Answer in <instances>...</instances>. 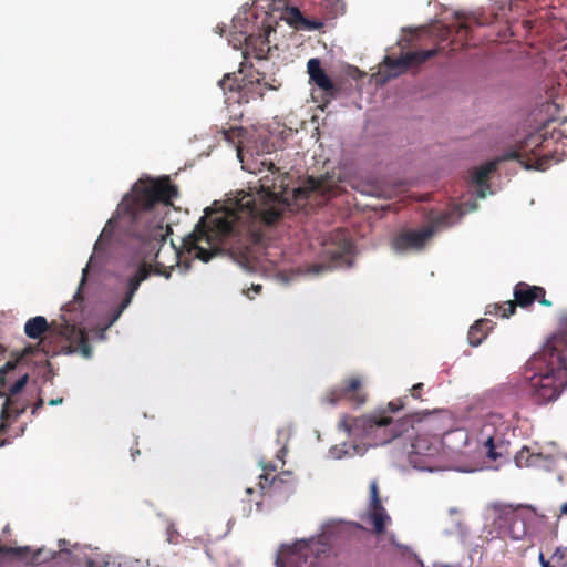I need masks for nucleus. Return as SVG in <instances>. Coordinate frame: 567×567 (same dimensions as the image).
<instances>
[{"mask_svg": "<svg viewBox=\"0 0 567 567\" xmlns=\"http://www.w3.org/2000/svg\"><path fill=\"white\" fill-rule=\"evenodd\" d=\"M539 560H540V564H542V566H543V567H554V566H551V565L549 564V561L545 560V558H544V555H543V554H540V555H539Z\"/></svg>", "mask_w": 567, "mask_h": 567, "instance_id": "nucleus-37", "label": "nucleus"}, {"mask_svg": "<svg viewBox=\"0 0 567 567\" xmlns=\"http://www.w3.org/2000/svg\"><path fill=\"white\" fill-rule=\"evenodd\" d=\"M451 214H441L432 219L431 224L417 230H402L391 241L392 248L396 252L410 250H421L432 238L437 229L451 225Z\"/></svg>", "mask_w": 567, "mask_h": 567, "instance_id": "nucleus-12", "label": "nucleus"}, {"mask_svg": "<svg viewBox=\"0 0 567 567\" xmlns=\"http://www.w3.org/2000/svg\"><path fill=\"white\" fill-rule=\"evenodd\" d=\"M321 547L319 542H299L296 543L293 546H290L287 548V551L290 555H297L298 558H303L307 560L309 557V554H315L316 557H319L321 553L326 551V548H319ZM282 553H286V549H282Z\"/></svg>", "mask_w": 567, "mask_h": 567, "instance_id": "nucleus-24", "label": "nucleus"}, {"mask_svg": "<svg viewBox=\"0 0 567 567\" xmlns=\"http://www.w3.org/2000/svg\"><path fill=\"white\" fill-rule=\"evenodd\" d=\"M262 290V286L261 285H255L252 284L250 288H248L247 290L244 291V293L249 298V299H254V296H251V291L255 293V295H259Z\"/></svg>", "mask_w": 567, "mask_h": 567, "instance_id": "nucleus-31", "label": "nucleus"}, {"mask_svg": "<svg viewBox=\"0 0 567 567\" xmlns=\"http://www.w3.org/2000/svg\"><path fill=\"white\" fill-rule=\"evenodd\" d=\"M252 173H257V171H251ZM258 173H261V169L259 168L258 169Z\"/></svg>", "mask_w": 567, "mask_h": 567, "instance_id": "nucleus-45", "label": "nucleus"}, {"mask_svg": "<svg viewBox=\"0 0 567 567\" xmlns=\"http://www.w3.org/2000/svg\"><path fill=\"white\" fill-rule=\"evenodd\" d=\"M494 323L489 319H480L470 327L467 340L472 347L480 346L493 330Z\"/></svg>", "mask_w": 567, "mask_h": 567, "instance_id": "nucleus-23", "label": "nucleus"}, {"mask_svg": "<svg viewBox=\"0 0 567 567\" xmlns=\"http://www.w3.org/2000/svg\"><path fill=\"white\" fill-rule=\"evenodd\" d=\"M368 398L363 377L355 374L344 378L340 384L327 389L321 396V402L332 406L340 402H348L354 408H360L367 403Z\"/></svg>", "mask_w": 567, "mask_h": 567, "instance_id": "nucleus-11", "label": "nucleus"}, {"mask_svg": "<svg viewBox=\"0 0 567 567\" xmlns=\"http://www.w3.org/2000/svg\"><path fill=\"white\" fill-rule=\"evenodd\" d=\"M238 157H239V159H240L241 162H244L243 156H241V151H240V150H238Z\"/></svg>", "mask_w": 567, "mask_h": 567, "instance_id": "nucleus-43", "label": "nucleus"}, {"mask_svg": "<svg viewBox=\"0 0 567 567\" xmlns=\"http://www.w3.org/2000/svg\"><path fill=\"white\" fill-rule=\"evenodd\" d=\"M560 126L559 130L554 128L549 136L543 131L529 134L517 148L508 151L504 158L518 161L528 169H546L557 151L555 144L567 128V120L563 121Z\"/></svg>", "mask_w": 567, "mask_h": 567, "instance_id": "nucleus-6", "label": "nucleus"}, {"mask_svg": "<svg viewBox=\"0 0 567 567\" xmlns=\"http://www.w3.org/2000/svg\"><path fill=\"white\" fill-rule=\"evenodd\" d=\"M29 380V375L25 373L20 377L9 389L7 396H18L21 391L24 389L27 382Z\"/></svg>", "mask_w": 567, "mask_h": 567, "instance_id": "nucleus-28", "label": "nucleus"}, {"mask_svg": "<svg viewBox=\"0 0 567 567\" xmlns=\"http://www.w3.org/2000/svg\"><path fill=\"white\" fill-rule=\"evenodd\" d=\"M178 196V188L167 175L157 178L141 177L117 206L116 215L110 218L104 226L100 238L94 245V250L100 249L104 239L111 238L115 228L135 239L142 254L148 257L155 252V267L146 261L138 262L130 275H120L118 282L123 288V297L109 315V326L116 322L123 311L131 305L141 282L146 280L154 271L156 275L169 278L171 272L159 261V251L166 241L168 226H164V219L151 221V214L157 204L165 207L172 206V200Z\"/></svg>", "mask_w": 567, "mask_h": 567, "instance_id": "nucleus-2", "label": "nucleus"}, {"mask_svg": "<svg viewBox=\"0 0 567 567\" xmlns=\"http://www.w3.org/2000/svg\"><path fill=\"white\" fill-rule=\"evenodd\" d=\"M369 491L370 502L368 505V517L373 526V532L380 535L385 532L386 525L390 523L391 518L382 505L377 480L370 482Z\"/></svg>", "mask_w": 567, "mask_h": 567, "instance_id": "nucleus-15", "label": "nucleus"}, {"mask_svg": "<svg viewBox=\"0 0 567 567\" xmlns=\"http://www.w3.org/2000/svg\"><path fill=\"white\" fill-rule=\"evenodd\" d=\"M495 19L496 14L485 16L483 12L475 11L470 14H457L456 22L452 27L456 29V34L461 39H467L473 24L485 25L492 23Z\"/></svg>", "mask_w": 567, "mask_h": 567, "instance_id": "nucleus-17", "label": "nucleus"}, {"mask_svg": "<svg viewBox=\"0 0 567 567\" xmlns=\"http://www.w3.org/2000/svg\"><path fill=\"white\" fill-rule=\"evenodd\" d=\"M423 388H424V384H423V383H416V384H414V385L410 389L411 395H412L414 399H421V393H422V391H423Z\"/></svg>", "mask_w": 567, "mask_h": 567, "instance_id": "nucleus-32", "label": "nucleus"}, {"mask_svg": "<svg viewBox=\"0 0 567 567\" xmlns=\"http://www.w3.org/2000/svg\"><path fill=\"white\" fill-rule=\"evenodd\" d=\"M84 564L86 567H111V563L103 558H93L85 556Z\"/></svg>", "mask_w": 567, "mask_h": 567, "instance_id": "nucleus-30", "label": "nucleus"}, {"mask_svg": "<svg viewBox=\"0 0 567 567\" xmlns=\"http://www.w3.org/2000/svg\"><path fill=\"white\" fill-rule=\"evenodd\" d=\"M74 332V326L69 322H58L53 320L51 323L42 316L30 318L24 324V333L30 339H38V342L44 341V349H40L39 352H43L47 355L56 354L55 350L50 348V344L56 339H69Z\"/></svg>", "mask_w": 567, "mask_h": 567, "instance_id": "nucleus-8", "label": "nucleus"}, {"mask_svg": "<svg viewBox=\"0 0 567 567\" xmlns=\"http://www.w3.org/2000/svg\"><path fill=\"white\" fill-rule=\"evenodd\" d=\"M339 245L333 251H330L331 259L337 264L349 262L353 245L351 240L347 239L342 233L337 234Z\"/></svg>", "mask_w": 567, "mask_h": 567, "instance_id": "nucleus-27", "label": "nucleus"}, {"mask_svg": "<svg viewBox=\"0 0 567 567\" xmlns=\"http://www.w3.org/2000/svg\"><path fill=\"white\" fill-rule=\"evenodd\" d=\"M44 402L41 398L38 399V401L34 403L32 409V414H35L39 409L43 406Z\"/></svg>", "mask_w": 567, "mask_h": 567, "instance_id": "nucleus-35", "label": "nucleus"}, {"mask_svg": "<svg viewBox=\"0 0 567 567\" xmlns=\"http://www.w3.org/2000/svg\"><path fill=\"white\" fill-rule=\"evenodd\" d=\"M287 21L289 24L293 25L296 29L301 30H318L323 23L319 20H308L306 19L301 11L298 8H290L287 11Z\"/></svg>", "mask_w": 567, "mask_h": 567, "instance_id": "nucleus-26", "label": "nucleus"}, {"mask_svg": "<svg viewBox=\"0 0 567 567\" xmlns=\"http://www.w3.org/2000/svg\"><path fill=\"white\" fill-rule=\"evenodd\" d=\"M6 554L17 556L20 559L25 560L30 565H40L47 563L55 557V553L40 548L30 555L31 549L28 546L24 547H2L0 549Z\"/></svg>", "mask_w": 567, "mask_h": 567, "instance_id": "nucleus-19", "label": "nucleus"}, {"mask_svg": "<svg viewBox=\"0 0 567 567\" xmlns=\"http://www.w3.org/2000/svg\"><path fill=\"white\" fill-rule=\"evenodd\" d=\"M63 402V399L62 398H58V399H52L48 402L49 405H58V404H61Z\"/></svg>", "mask_w": 567, "mask_h": 567, "instance_id": "nucleus-38", "label": "nucleus"}, {"mask_svg": "<svg viewBox=\"0 0 567 567\" xmlns=\"http://www.w3.org/2000/svg\"><path fill=\"white\" fill-rule=\"evenodd\" d=\"M506 152L502 157L489 161L478 167L473 168L471 173V179L474 184L478 186H484L487 184V181L489 178V175L494 173L497 169L498 163L502 161H506L504 156L507 154Z\"/></svg>", "mask_w": 567, "mask_h": 567, "instance_id": "nucleus-25", "label": "nucleus"}, {"mask_svg": "<svg viewBox=\"0 0 567 567\" xmlns=\"http://www.w3.org/2000/svg\"><path fill=\"white\" fill-rule=\"evenodd\" d=\"M522 505L514 507L509 504L493 503L489 505V509L494 514L495 523H498L499 527L512 528V525L518 519V509Z\"/></svg>", "mask_w": 567, "mask_h": 567, "instance_id": "nucleus-21", "label": "nucleus"}, {"mask_svg": "<svg viewBox=\"0 0 567 567\" xmlns=\"http://www.w3.org/2000/svg\"><path fill=\"white\" fill-rule=\"evenodd\" d=\"M68 545H69V542H68V540H65V539H60V540H59V549H60V553H66V554H70V555H72V558H71V559H72L75 564H79V565H80V564H82L81 558H80V557H79V555L75 553V551L79 549L78 545H74V546L72 547V549H69V548H68Z\"/></svg>", "mask_w": 567, "mask_h": 567, "instance_id": "nucleus-29", "label": "nucleus"}, {"mask_svg": "<svg viewBox=\"0 0 567 567\" xmlns=\"http://www.w3.org/2000/svg\"><path fill=\"white\" fill-rule=\"evenodd\" d=\"M410 461L422 468H431L440 455L442 444L436 435L419 434L411 444Z\"/></svg>", "mask_w": 567, "mask_h": 567, "instance_id": "nucleus-13", "label": "nucleus"}, {"mask_svg": "<svg viewBox=\"0 0 567 567\" xmlns=\"http://www.w3.org/2000/svg\"><path fill=\"white\" fill-rule=\"evenodd\" d=\"M262 467V474L259 480V487L262 491H269L271 488L279 489L284 486H293V474L291 471H282L279 474L274 475L278 470V465L272 461L260 462Z\"/></svg>", "mask_w": 567, "mask_h": 567, "instance_id": "nucleus-16", "label": "nucleus"}, {"mask_svg": "<svg viewBox=\"0 0 567 567\" xmlns=\"http://www.w3.org/2000/svg\"><path fill=\"white\" fill-rule=\"evenodd\" d=\"M287 455V447L282 446L278 453H277V460L281 463V465H285V457Z\"/></svg>", "mask_w": 567, "mask_h": 567, "instance_id": "nucleus-34", "label": "nucleus"}, {"mask_svg": "<svg viewBox=\"0 0 567 567\" xmlns=\"http://www.w3.org/2000/svg\"><path fill=\"white\" fill-rule=\"evenodd\" d=\"M560 513L567 516V503H564L560 507Z\"/></svg>", "mask_w": 567, "mask_h": 567, "instance_id": "nucleus-40", "label": "nucleus"}, {"mask_svg": "<svg viewBox=\"0 0 567 567\" xmlns=\"http://www.w3.org/2000/svg\"><path fill=\"white\" fill-rule=\"evenodd\" d=\"M224 135H225V138H226V140H229V138H230L229 132H224Z\"/></svg>", "mask_w": 567, "mask_h": 567, "instance_id": "nucleus-42", "label": "nucleus"}, {"mask_svg": "<svg viewBox=\"0 0 567 567\" xmlns=\"http://www.w3.org/2000/svg\"><path fill=\"white\" fill-rule=\"evenodd\" d=\"M527 393L535 404L555 401L567 386V310L558 318V331L527 362Z\"/></svg>", "mask_w": 567, "mask_h": 567, "instance_id": "nucleus-3", "label": "nucleus"}, {"mask_svg": "<svg viewBox=\"0 0 567 567\" xmlns=\"http://www.w3.org/2000/svg\"><path fill=\"white\" fill-rule=\"evenodd\" d=\"M560 126L559 130L554 128L549 136L543 131L529 134L517 148L508 151L504 158L518 161L528 169H546L557 151L555 144L567 128V120L563 121Z\"/></svg>", "mask_w": 567, "mask_h": 567, "instance_id": "nucleus-5", "label": "nucleus"}, {"mask_svg": "<svg viewBox=\"0 0 567 567\" xmlns=\"http://www.w3.org/2000/svg\"><path fill=\"white\" fill-rule=\"evenodd\" d=\"M85 281V274L83 275L82 282Z\"/></svg>", "mask_w": 567, "mask_h": 567, "instance_id": "nucleus-46", "label": "nucleus"}, {"mask_svg": "<svg viewBox=\"0 0 567 567\" xmlns=\"http://www.w3.org/2000/svg\"><path fill=\"white\" fill-rule=\"evenodd\" d=\"M81 346H82V352L85 357H89L90 355V352H91V349H90V346H89V342L87 340L82 336L81 337Z\"/></svg>", "mask_w": 567, "mask_h": 567, "instance_id": "nucleus-33", "label": "nucleus"}, {"mask_svg": "<svg viewBox=\"0 0 567 567\" xmlns=\"http://www.w3.org/2000/svg\"><path fill=\"white\" fill-rule=\"evenodd\" d=\"M27 408L28 404L20 398V395L7 396L0 413V433L7 430V420L20 416L27 410Z\"/></svg>", "mask_w": 567, "mask_h": 567, "instance_id": "nucleus-22", "label": "nucleus"}, {"mask_svg": "<svg viewBox=\"0 0 567 567\" xmlns=\"http://www.w3.org/2000/svg\"><path fill=\"white\" fill-rule=\"evenodd\" d=\"M307 68L310 80L313 81L315 84L323 90L328 95L333 96L337 90L331 79L321 68L320 61L318 59H310L308 61Z\"/></svg>", "mask_w": 567, "mask_h": 567, "instance_id": "nucleus-20", "label": "nucleus"}, {"mask_svg": "<svg viewBox=\"0 0 567 567\" xmlns=\"http://www.w3.org/2000/svg\"><path fill=\"white\" fill-rule=\"evenodd\" d=\"M478 196H480V197H485V192H484V190H480Z\"/></svg>", "mask_w": 567, "mask_h": 567, "instance_id": "nucleus-44", "label": "nucleus"}, {"mask_svg": "<svg viewBox=\"0 0 567 567\" xmlns=\"http://www.w3.org/2000/svg\"><path fill=\"white\" fill-rule=\"evenodd\" d=\"M535 301L542 306L550 307L553 303L546 299V290L540 286H530L520 281L514 287V300H507L503 303L488 305L485 315L497 316L501 312L502 318H509L515 313L516 307L527 308Z\"/></svg>", "mask_w": 567, "mask_h": 567, "instance_id": "nucleus-7", "label": "nucleus"}, {"mask_svg": "<svg viewBox=\"0 0 567 567\" xmlns=\"http://www.w3.org/2000/svg\"><path fill=\"white\" fill-rule=\"evenodd\" d=\"M507 425L501 414L489 413L481 421L477 442L486 449L488 458L496 461L507 452L504 433Z\"/></svg>", "mask_w": 567, "mask_h": 567, "instance_id": "nucleus-10", "label": "nucleus"}, {"mask_svg": "<svg viewBox=\"0 0 567 567\" xmlns=\"http://www.w3.org/2000/svg\"><path fill=\"white\" fill-rule=\"evenodd\" d=\"M260 165L272 177L260 178L256 194L241 190L223 209L213 215L206 210V216L184 239V247L195 258L207 262L223 250L248 249L262 239L265 227L275 225L286 209L320 206L340 194V186L328 174L319 178L309 176L301 186L289 189L288 174H278L271 161L262 159Z\"/></svg>", "mask_w": 567, "mask_h": 567, "instance_id": "nucleus-1", "label": "nucleus"}, {"mask_svg": "<svg viewBox=\"0 0 567 567\" xmlns=\"http://www.w3.org/2000/svg\"><path fill=\"white\" fill-rule=\"evenodd\" d=\"M524 450L516 455V463L518 466H523Z\"/></svg>", "mask_w": 567, "mask_h": 567, "instance_id": "nucleus-36", "label": "nucleus"}, {"mask_svg": "<svg viewBox=\"0 0 567 567\" xmlns=\"http://www.w3.org/2000/svg\"><path fill=\"white\" fill-rule=\"evenodd\" d=\"M437 49L417 50L401 54L399 58L385 56L383 66L386 69V78H396L412 68L423 64L437 54Z\"/></svg>", "mask_w": 567, "mask_h": 567, "instance_id": "nucleus-14", "label": "nucleus"}, {"mask_svg": "<svg viewBox=\"0 0 567 567\" xmlns=\"http://www.w3.org/2000/svg\"><path fill=\"white\" fill-rule=\"evenodd\" d=\"M244 60H245V62H243V63H241V66H244V65H245V63H246V62H247V60H248V53H247V52H245V53H244ZM243 72H244V70H243V68H240L239 73H240V74H243Z\"/></svg>", "mask_w": 567, "mask_h": 567, "instance_id": "nucleus-39", "label": "nucleus"}, {"mask_svg": "<svg viewBox=\"0 0 567 567\" xmlns=\"http://www.w3.org/2000/svg\"><path fill=\"white\" fill-rule=\"evenodd\" d=\"M256 58H257V59H262V58H264V55H262V50H261L259 53H257V54H256Z\"/></svg>", "mask_w": 567, "mask_h": 567, "instance_id": "nucleus-41", "label": "nucleus"}, {"mask_svg": "<svg viewBox=\"0 0 567 567\" xmlns=\"http://www.w3.org/2000/svg\"><path fill=\"white\" fill-rule=\"evenodd\" d=\"M224 92H237L239 103H248L250 100L264 99L267 90L276 91L280 86L264 81L258 73L254 75H244L239 78L235 73H228L218 82Z\"/></svg>", "mask_w": 567, "mask_h": 567, "instance_id": "nucleus-9", "label": "nucleus"}, {"mask_svg": "<svg viewBox=\"0 0 567 567\" xmlns=\"http://www.w3.org/2000/svg\"><path fill=\"white\" fill-rule=\"evenodd\" d=\"M405 406L403 399H396L388 403L386 408L373 414L352 417L343 415L339 423V430L349 436L370 440V444L384 445L398 436L408 432L411 423L406 419L393 420L389 413H398Z\"/></svg>", "mask_w": 567, "mask_h": 567, "instance_id": "nucleus-4", "label": "nucleus"}, {"mask_svg": "<svg viewBox=\"0 0 567 567\" xmlns=\"http://www.w3.org/2000/svg\"><path fill=\"white\" fill-rule=\"evenodd\" d=\"M44 346L45 342L41 341L35 344H29L21 351H13L11 359L0 368V389L6 384V374L13 371L18 364L25 362L29 357L38 354L40 349H44Z\"/></svg>", "mask_w": 567, "mask_h": 567, "instance_id": "nucleus-18", "label": "nucleus"}]
</instances>
